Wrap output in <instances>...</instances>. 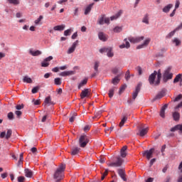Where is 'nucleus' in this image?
<instances>
[{"label":"nucleus","instance_id":"nucleus-22","mask_svg":"<svg viewBox=\"0 0 182 182\" xmlns=\"http://www.w3.org/2000/svg\"><path fill=\"white\" fill-rule=\"evenodd\" d=\"M107 55L108 56V58H113L114 56V53H113V48L112 47L107 48Z\"/></svg>","mask_w":182,"mask_h":182},{"label":"nucleus","instance_id":"nucleus-41","mask_svg":"<svg viewBox=\"0 0 182 182\" xmlns=\"http://www.w3.org/2000/svg\"><path fill=\"white\" fill-rule=\"evenodd\" d=\"M54 83L57 86H60V85H62V80H60L59 77L55 78Z\"/></svg>","mask_w":182,"mask_h":182},{"label":"nucleus","instance_id":"nucleus-6","mask_svg":"<svg viewBox=\"0 0 182 182\" xmlns=\"http://www.w3.org/2000/svg\"><path fill=\"white\" fill-rule=\"evenodd\" d=\"M156 76H157V71H154L152 74H151L149 77V82L151 86H159V85H156Z\"/></svg>","mask_w":182,"mask_h":182},{"label":"nucleus","instance_id":"nucleus-61","mask_svg":"<svg viewBox=\"0 0 182 182\" xmlns=\"http://www.w3.org/2000/svg\"><path fill=\"white\" fill-rule=\"evenodd\" d=\"M136 70H137L139 75L143 73V70H141V67H140V66L136 68Z\"/></svg>","mask_w":182,"mask_h":182},{"label":"nucleus","instance_id":"nucleus-46","mask_svg":"<svg viewBox=\"0 0 182 182\" xmlns=\"http://www.w3.org/2000/svg\"><path fill=\"white\" fill-rule=\"evenodd\" d=\"M116 87H112L109 90V97L112 98L113 97V95H114V90Z\"/></svg>","mask_w":182,"mask_h":182},{"label":"nucleus","instance_id":"nucleus-24","mask_svg":"<svg viewBox=\"0 0 182 182\" xmlns=\"http://www.w3.org/2000/svg\"><path fill=\"white\" fill-rule=\"evenodd\" d=\"M79 151H80V148L75 147L71 149L72 156H76V154H79Z\"/></svg>","mask_w":182,"mask_h":182},{"label":"nucleus","instance_id":"nucleus-38","mask_svg":"<svg viewBox=\"0 0 182 182\" xmlns=\"http://www.w3.org/2000/svg\"><path fill=\"white\" fill-rule=\"evenodd\" d=\"M23 82L24 83H32V79L31 77H28V76H25L23 78Z\"/></svg>","mask_w":182,"mask_h":182},{"label":"nucleus","instance_id":"nucleus-4","mask_svg":"<svg viewBox=\"0 0 182 182\" xmlns=\"http://www.w3.org/2000/svg\"><path fill=\"white\" fill-rule=\"evenodd\" d=\"M123 159L120 157L117 158V161L115 162H108L107 166L109 167H120L123 164Z\"/></svg>","mask_w":182,"mask_h":182},{"label":"nucleus","instance_id":"nucleus-35","mask_svg":"<svg viewBox=\"0 0 182 182\" xmlns=\"http://www.w3.org/2000/svg\"><path fill=\"white\" fill-rule=\"evenodd\" d=\"M23 163V153H21V154H20L19 160H18V163H17V166H22Z\"/></svg>","mask_w":182,"mask_h":182},{"label":"nucleus","instance_id":"nucleus-56","mask_svg":"<svg viewBox=\"0 0 182 182\" xmlns=\"http://www.w3.org/2000/svg\"><path fill=\"white\" fill-rule=\"evenodd\" d=\"M18 182H25V177L24 176H18Z\"/></svg>","mask_w":182,"mask_h":182},{"label":"nucleus","instance_id":"nucleus-48","mask_svg":"<svg viewBox=\"0 0 182 182\" xmlns=\"http://www.w3.org/2000/svg\"><path fill=\"white\" fill-rule=\"evenodd\" d=\"M38 92H39V87L38 86H36V87H34L32 90H31V92L35 95V93H38Z\"/></svg>","mask_w":182,"mask_h":182},{"label":"nucleus","instance_id":"nucleus-8","mask_svg":"<svg viewBox=\"0 0 182 182\" xmlns=\"http://www.w3.org/2000/svg\"><path fill=\"white\" fill-rule=\"evenodd\" d=\"M11 136H12V129H8L7 132H2L0 134L1 139L5 138L6 140H9V139H11Z\"/></svg>","mask_w":182,"mask_h":182},{"label":"nucleus","instance_id":"nucleus-28","mask_svg":"<svg viewBox=\"0 0 182 182\" xmlns=\"http://www.w3.org/2000/svg\"><path fill=\"white\" fill-rule=\"evenodd\" d=\"M149 14H146L142 18V22L143 23H146V25H149Z\"/></svg>","mask_w":182,"mask_h":182},{"label":"nucleus","instance_id":"nucleus-33","mask_svg":"<svg viewBox=\"0 0 182 182\" xmlns=\"http://www.w3.org/2000/svg\"><path fill=\"white\" fill-rule=\"evenodd\" d=\"M178 82H182L181 74L177 75L173 80V83H178Z\"/></svg>","mask_w":182,"mask_h":182},{"label":"nucleus","instance_id":"nucleus-15","mask_svg":"<svg viewBox=\"0 0 182 182\" xmlns=\"http://www.w3.org/2000/svg\"><path fill=\"white\" fill-rule=\"evenodd\" d=\"M151 41V39L150 38H146L142 44H140L136 47V49H143V48H146V46H149V43H150Z\"/></svg>","mask_w":182,"mask_h":182},{"label":"nucleus","instance_id":"nucleus-44","mask_svg":"<svg viewBox=\"0 0 182 182\" xmlns=\"http://www.w3.org/2000/svg\"><path fill=\"white\" fill-rule=\"evenodd\" d=\"M9 4H11L12 5H19V0H7Z\"/></svg>","mask_w":182,"mask_h":182},{"label":"nucleus","instance_id":"nucleus-34","mask_svg":"<svg viewBox=\"0 0 182 182\" xmlns=\"http://www.w3.org/2000/svg\"><path fill=\"white\" fill-rule=\"evenodd\" d=\"M65 28V25L55 26L53 27L54 31H63Z\"/></svg>","mask_w":182,"mask_h":182},{"label":"nucleus","instance_id":"nucleus-29","mask_svg":"<svg viewBox=\"0 0 182 182\" xmlns=\"http://www.w3.org/2000/svg\"><path fill=\"white\" fill-rule=\"evenodd\" d=\"M44 105L45 106H46V105H55V103L52 102V99L50 98V97H47L45 99Z\"/></svg>","mask_w":182,"mask_h":182},{"label":"nucleus","instance_id":"nucleus-64","mask_svg":"<svg viewBox=\"0 0 182 182\" xmlns=\"http://www.w3.org/2000/svg\"><path fill=\"white\" fill-rule=\"evenodd\" d=\"M118 73H119V68H114L112 69V73H114V75H116Z\"/></svg>","mask_w":182,"mask_h":182},{"label":"nucleus","instance_id":"nucleus-31","mask_svg":"<svg viewBox=\"0 0 182 182\" xmlns=\"http://www.w3.org/2000/svg\"><path fill=\"white\" fill-rule=\"evenodd\" d=\"M92 6H93V4H90L86 7L84 13L85 15H89V14H90V11H92Z\"/></svg>","mask_w":182,"mask_h":182},{"label":"nucleus","instance_id":"nucleus-62","mask_svg":"<svg viewBox=\"0 0 182 182\" xmlns=\"http://www.w3.org/2000/svg\"><path fill=\"white\" fill-rule=\"evenodd\" d=\"M16 109L17 110H21V109H23V104L21 105H18L17 106H16Z\"/></svg>","mask_w":182,"mask_h":182},{"label":"nucleus","instance_id":"nucleus-5","mask_svg":"<svg viewBox=\"0 0 182 182\" xmlns=\"http://www.w3.org/2000/svg\"><path fill=\"white\" fill-rule=\"evenodd\" d=\"M141 82L138 83V85H136L134 92H132V100H136V98L137 97V96H139V93L141 90Z\"/></svg>","mask_w":182,"mask_h":182},{"label":"nucleus","instance_id":"nucleus-1","mask_svg":"<svg viewBox=\"0 0 182 182\" xmlns=\"http://www.w3.org/2000/svg\"><path fill=\"white\" fill-rule=\"evenodd\" d=\"M65 168L66 165L63 164L60 165V166L57 168V170L53 174V178L55 181V182H59L61 181V180H63V171H65Z\"/></svg>","mask_w":182,"mask_h":182},{"label":"nucleus","instance_id":"nucleus-32","mask_svg":"<svg viewBox=\"0 0 182 182\" xmlns=\"http://www.w3.org/2000/svg\"><path fill=\"white\" fill-rule=\"evenodd\" d=\"M87 84V79L85 78L82 81H81V82H80V84L78 85V89H82V87H83V86L86 85Z\"/></svg>","mask_w":182,"mask_h":182},{"label":"nucleus","instance_id":"nucleus-50","mask_svg":"<svg viewBox=\"0 0 182 182\" xmlns=\"http://www.w3.org/2000/svg\"><path fill=\"white\" fill-rule=\"evenodd\" d=\"M126 87H127V85H124L120 87L119 95H121V93H123V92H124V90H126Z\"/></svg>","mask_w":182,"mask_h":182},{"label":"nucleus","instance_id":"nucleus-23","mask_svg":"<svg viewBox=\"0 0 182 182\" xmlns=\"http://www.w3.org/2000/svg\"><path fill=\"white\" fill-rule=\"evenodd\" d=\"M173 8V4H169L167 6H166L163 9V12H164L165 14H168V12H170V9Z\"/></svg>","mask_w":182,"mask_h":182},{"label":"nucleus","instance_id":"nucleus-63","mask_svg":"<svg viewBox=\"0 0 182 182\" xmlns=\"http://www.w3.org/2000/svg\"><path fill=\"white\" fill-rule=\"evenodd\" d=\"M105 52H107V48H103L100 49V53H105Z\"/></svg>","mask_w":182,"mask_h":182},{"label":"nucleus","instance_id":"nucleus-52","mask_svg":"<svg viewBox=\"0 0 182 182\" xmlns=\"http://www.w3.org/2000/svg\"><path fill=\"white\" fill-rule=\"evenodd\" d=\"M32 102H33V105H35V106H38V105H41V100H35V99H33V100H32Z\"/></svg>","mask_w":182,"mask_h":182},{"label":"nucleus","instance_id":"nucleus-13","mask_svg":"<svg viewBox=\"0 0 182 182\" xmlns=\"http://www.w3.org/2000/svg\"><path fill=\"white\" fill-rule=\"evenodd\" d=\"M117 171L122 180H123V181H127V178H126V171H124V169L119 168Z\"/></svg>","mask_w":182,"mask_h":182},{"label":"nucleus","instance_id":"nucleus-3","mask_svg":"<svg viewBox=\"0 0 182 182\" xmlns=\"http://www.w3.org/2000/svg\"><path fill=\"white\" fill-rule=\"evenodd\" d=\"M79 146L82 149H85L87 144L89 143V137L86 135H81L79 138Z\"/></svg>","mask_w":182,"mask_h":182},{"label":"nucleus","instance_id":"nucleus-37","mask_svg":"<svg viewBox=\"0 0 182 182\" xmlns=\"http://www.w3.org/2000/svg\"><path fill=\"white\" fill-rule=\"evenodd\" d=\"M173 118L175 122H178L180 120V114L178 112H174L173 114Z\"/></svg>","mask_w":182,"mask_h":182},{"label":"nucleus","instance_id":"nucleus-18","mask_svg":"<svg viewBox=\"0 0 182 182\" xmlns=\"http://www.w3.org/2000/svg\"><path fill=\"white\" fill-rule=\"evenodd\" d=\"M98 38L100 41H102V42H106V41H107V35L105 34L103 32H100L98 33Z\"/></svg>","mask_w":182,"mask_h":182},{"label":"nucleus","instance_id":"nucleus-30","mask_svg":"<svg viewBox=\"0 0 182 182\" xmlns=\"http://www.w3.org/2000/svg\"><path fill=\"white\" fill-rule=\"evenodd\" d=\"M105 16H106L102 14L98 18L97 23H99V25H103V23H105Z\"/></svg>","mask_w":182,"mask_h":182},{"label":"nucleus","instance_id":"nucleus-49","mask_svg":"<svg viewBox=\"0 0 182 182\" xmlns=\"http://www.w3.org/2000/svg\"><path fill=\"white\" fill-rule=\"evenodd\" d=\"M42 19H43V16H40L39 18L34 21V23L39 25V22H41Z\"/></svg>","mask_w":182,"mask_h":182},{"label":"nucleus","instance_id":"nucleus-9","mask_svg":"<svg viewBox=\"0 0 182 182\" xmlns=\"http://www.w3.org/2000/svg\"><path fill=\"white\" fill-rule=\"evenodd\" d=\"M154 153V149L151 148L150 150L145 151L143 153V156H146L148 160H150L153 157V154Z\"/></svg>","mask_w":182,"mask_h":182},{"label":"nucleus","instance_id":"nucleus-14","mask_svg":"<svg viewBox=\"0 0 182 182\" xmlns=\"http://www.w3.org/2000/svg\"><path fill=\"white\" fill-rule=\"evenodd\" d=\"M78 43L79 41L77 40L73 43L72 46L67 51L68 55H70V53H73V52H75L76 50V46H77Z\"/></svg>","mask_w":182,"mask_h":182},{"label":"nucleus","instance_id":"nucleus-26","mask_svg":"<svg viewBox=\"0 0 182 182\" xmlns=\"http://www.w3.org/2000/svg\"><path fill=\"white\" fill-rule=\"evenodd\" d=\"M29 53L32 55V56H39V55H42V52L39 50H37L36 51L31 50L29 51Z\"/></svg>","mask_w":182,"mask_h":182},{"label":"nucleus","instance_id":"nucleus-21","mask_svg":"<svg viewBox=\"0 0 182 182\" xmlns=\"http://www.w3.org/2000/svg\"><path fill=\"white\" fill-rule=\"evenodd\" d=\"M122 14H123V11L122 10L119 11L114 16H112L110 17V20L114 21L118 18H120V16H122Z\"/></svg>","mask_w":182,"mask_h":182},{"label":"nucleus","instance_id":"nucleus-12","mask_svg":"<svg viewBox=\"0 0 182 182\" xmlns=\"http://www.w3.org/2000/svg\"><path fill=\"white\" fill-rule=\"evenodd\" d=\"M53 59V57L52 55H50L49 57L46 58L42 63L41 66L42 68H48L49 66V62Z\"/></svg>","mask_w":182,"mask_h":182},{"label":"nucleus","instance_id":"nucleus-54","mask_svg":"<svg viewBox=\"0 0 182 182\" xmlns=\"http://www.w3.org/2000/svg\"><path fill=\"white\" fill-rule=\"evenodd\" d=\"M71 30L68 29L64 31L65 36H69L70 35Z\"/></svg>","mask_w":182,"mask_h":182},{"label":"nucleus","instance_id":"nucleus-16","mask_svg":"<svg viewBox=\"0 0 182 182\" xmlns=\"http://www.w3.org/2000/svg\"><path fill=\"white\" fill-rule=\"evenodd\" d=\"M147 132H149V128H143V125H141V127H139V136H141V137H143V136H146V134H147Z\"/></svg>","mask_w":182,"mask_h":182},{"label":"nucleus","instance_id":"nucleus-11","mask_svg":"<svg viewBox=\"0 0 182 182\" xmlns=\"http://www.w3.org/2000/svg\"><path fill=\"white\" fill-rule=\"evenodd\" d=\"M89 96H90V89L89 88L84 89L80 94L81 99H85V97H89Z\"/></svg>","mask_w":182,"mask_h":182},{"label":"nucleus","instance_id":"nucleus-51","mask_svg":"<svg viewBox=\"0 0 182 182\" xmlns=\"http://www.w3.org/2000/svg\"><path fill=\"white\" fill-rule=\"evenodd\" d=\"M125 79L126 80H129V79H130V70H127L125 74Z\"/></svg>","mask_w":182,"mask_h":182},{"label":"nucleus","instance_id":"nucleus-58","mask_svg":"<svg viewBox=\"0 0 182 182\" xmlns=\"http://www.w3.org/2000/svg\"><path fill=\"white\" fill-rule=\"evenodd\" d=\"M100 114H102V111L96 112L95 114V117H93V119H96L97 117H100Z\"/></svg>","mask_w":182,"mask_h":182},{"label":"nucleus","instance_id":"nucleus-47","mask_svg":"<svg viewBox=\"0 0 182 182\" xmlns=\"http://www.w3.org/2000/svg\"><path fill=\"white\" fill-rule=\"evenodd\" d=\"M157 75V80L155 81V85H160V80L161 79V73H158Z\"/></svg>","mask_w":182,"mask_h":182},{"label":"nucleus","instance_id":"nucleus-19","mask_svg":"<svg viewBox=\"0 0 182 182\" xmlns=\"http://www.w3.org/2000/svg\"><path fill=\"white\" fill-rule=\"evenodd\" d=\"M75 73V71H64L59 74L60 76H63V77L66 76H72Z\"/></svg>","mask_w":182,"mask_h":182},{"label":"nucleus","instance_id":"nucleus-7","mask_svg":"<svg viewBox=\"0 0 182 182\" xmlns=\"http://www.w3.org/2000/svg\"><path fill=\"white\" fill-rule=\"evenodd\" d=\"M128 41H129L131 43H139L141 42V41H144V36L129 37Z\"/></svg>","mask_w":182,"mask_h":182},{"label":"nucleus","instance_id":"nucleus-39","mask_svg":"<svg viewBox=\"0 0 182 182\" xmlns=\"http://www.w3.org/2000/svg\"><path fill=\"white\" fill-rule=\"evenodd\" d=\"M173 43L176 44V46H180V45H181V41H180L178 38H175L173 41H172Z\"/></svg>","mask_w":182,"mask_h":182},{"label":"nucleus","instance_id":"nucleus-57","mask_svg":"<svg viewBox=\"0 0 182 182\" xmlns=\"http://www.w3.org/2000/svg\"><path fill=\"white\" fill-rule=\"evenodd\" d=\"M8 119H9V120H12L14 119V112H9L8 114Z\"/></svg>","mask_w":182,"mask_h":182},{"label":"nucleus","instance_id":"nucleus-2","mask_svg":"<svg viewBox=\"0 0 182 182\" xmlns=\"http://www.w3.org/2000/svg\"><path fill=\"white\" fill-rule=\"evenodd\" d=\"M171 72V67H168L163 75V81L164 83H167L168 80H171V79H173V73Z\"/></svg>","mask_w":182,"mask_h":182},{"label":"nucleus","instance_id":"nucleus-10","mask_svg":"<svg viewBox=\"0 0 182 182\" xmlns=\"http://www.w3.org/2000/svg\"><path fill=\"white\" fill-rule=\"evenodd\" d=\"M166 89H162L160 92H158V95H156V97H154V100H159L163 97H164V96H166Z\"/></svg>","mask_w":182,"mask_h":182},{"label":"nucleus","instance_id":"nucleus-42","mask_svg":"<svg viewBox=\"0 0 182 182\" xmlns=\"http://www.w3.org/2000/svg\"><path fill=\"white\" fill-rule=\"evenodd\" d=\"M76 116H77V114H76V113H73L72 114H71V117H70V119H69V122H70V123H73V122H75V119H76Z\"/></svg>","mask_w":182,"mask_h":182},{"label":"nucleus","instance_id":"nucleus-45","mask_svg":"<svg viewBox=\"0 0 182 182\" xmlns=\"http://www.w3.org/2000/svg\"><path fill=\"white\" fill-rule=\"evenodd\" d=\"M122 30H123V28L120 26H116L113 29L114 33H119V32H122Z\"/></svg>","mask_w":182,"mask_h":182},{"label":"nucleus","instance_id":"nucleus-43","mask_svg":"<svg viewBox=\"0 0 182 182\" xmlns=\"http://www.w3.org/2000/svg\"><path fill=\"white\" fill-rule=\"evenodd\" d=\"M177 31H178V30H176V28L174 29L173 31H171L166 36V38H168V39L173 38V36H174V34L176 33V32H177Z\"/></svg>","mask_w":182,"mask_h":182},{"label":"nucleus","instance_id":"nucleus-17","mask_svg":"<svg viewBox=\"0 0 182 182\" xmlns=\"http://www.w3.org/2000/svg\"><path fill=\"white\" fill-rule=\"evenodd\" d=\"M120 156L123 159L127 156V146H124L120 151Z\"/></svg>","mask_w":182,"mask_h":182},{"label":"nucleus","instance_id":"nucleus-40","mask_svg":"<svg viewBox=\"0 0 182 182\" xmlns=\"http://www.w3.org/2000/svg\"><path fill=\"white\" fill-rule=\"evenodd\" d=\"M126 122H127V117H124L123 119L119 122V126L120 127H123V126H124V124L126 123Z\"/></svg>","mask_w":182,"mask_h":182},{"label":"nucleus","instance_id":"nucleus-20","mask_svg":"<svg viewBox=\"0 0 182 182\" xmlns=\"http://www.w3.org/2000/svg\"><path fill=\"white\" fill-rule=\"evenodd\" d=\"M176 130H179V133L181 134H182V124L176 125L171 129V132H176Z\"/></svg>","mask_w":182,"mask_h":182},{"label":"nucleus","instance_id":"nucleus-55","mask_svg":"<svg viewBox=\"0 0 182 182\" xmlns=\"http://www.w3.org/2000/svg\"><path fill=\"white\" fill-rule=\"evenodd\" d=\"M124 41H125L126 48L129 49V48H130V43H129V41H127V38H125Z\"/></svg>","mask_w":182,"mask_h":182},{"label":"nucleus","instance_id":"nucleus-53","mask_svg":"<svg viewBox=\"0 0 182 182\" xmlns=\"http://www.w3.org/2000/svg\"><path fill=\"white\" fill-rule=\"evenodd\" d=\"M99 65H100V63H99V62L96 61V62L95 63L94 69H95V72H97L98 68H99Z\"/></svg>","mask_w":182,"mask_h":182},{"label":"nucleus","instance_id":"nucleus-36","mask_svg":"<svg viewBox=\"0 0 182 182\" xmlns=\"http://www.w3.org/2000/svg\"><path fill=\"white\" fill-rule=\"evenodd\" d=\"M25 173H26V177L31 178L32 176H33V173H32V171L31 169H25Z\"/></svg>","mask_w":182,"mask_h":182},{"label":"nucleus","instance_id":"nucleus-60","mask_svg":"<svg viewBox=\"0 0 182 182\" xmlns=\"http://www.w3.org/2000/svg\"><path fill=\"white\" fill-rule=\"evenodd\" d=\"M182 98V95H178L175 100H173V102H178V100H181Z\"/></svg>","mask_w":182,"mask_h":182},{"label":"nucleus","instance_id":"nucleus-27","mask_svg":"<svg viewBox=\"0 0 182 182\" xmlns=\"http://www.w3.org/2000/svg\"><path fill=\"white\" fill-rule=\"evenodd\" d=\"M120 82V75H118L112 79V83L114 85H118Z\"/></svg>","mask_w":182,"mask_h":182},{"label":"nucleus","instance_id":"nucleus-59","mask_svg":"<svg viewBox=\"0 0 182 182\" xmlns=\"http://www.w3.org/2000/svg\"><path fill=\"white\" fill-rule=\"evenodd\" d=\"M179 7H180V1L176 0L175 4V9H178Z\"/></svg>","mask_w":182,"mask_h":182},{"label":"nucleus","instance_id":"nucleus-25","mask_svg":"<svg viewBox=\"0 0 182 182\" xmlns=\"http://www.w3.org/2000/svg\"><path fill=\"white\" fill-rule=\"evenodd\" d=\"M167 106H168L167 105H165L161 107V109L160 112L161 117H163V118L165 117L166 109H167Z\"/></svg>","mask_w":182,"mask_h":182}]
</instances>
